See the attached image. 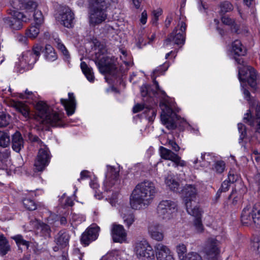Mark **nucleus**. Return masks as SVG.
I'll return each mask as SVG.
<instances>
[{"label": "nucleus", "mask_w": 260, "mask_h": 260, "mask_svg": "<svg viewBox=\"0 0 260 260\" xmlns=\"http://www.w3.org/2000/svg\"><path fill=\"white\" fill-rule=\"evenodd\" d=\"M111 235L114 242L122 243L126 240V233L122 225L113 223L111 229Z\"/></svg>", "instance_id": "nucleus-20"}, {"label": "nucleus", "mask_w": 260, "mask_h": 260, "mask_svg": "<svg viewBox=\"0 0 260 260\" xmlns=\"http://www.w3.org/2000/svg\"><path fill=\"white\" fill-rule=\"evenodd\" d=\"M12 149L16 152L19 153L24 148V139L19 131L15 132L11 136Z\"/></svg>", "instance_id": "nucleus-24"}, {"label": "nucleus", "mask_w": 260, "mask_h": 260, "mask_svg": "<svg viewBox=\"0 0 260 260\" xmlns=\"http://www.w3.org/2000/svg\"><path fill=\"white\" fill-rule=\"evenodd\" d=\"M95 47L94 62L99 71L103 74H111L115 69L114 58L106 54V46L97 40L93 41Z\"/></svg>", "instance_id": "nucleus-4"}, {"label": "nucleus", "mask_w": 260, "mask_h": 260, "mask_svg": "<svg viewBox=\"0 0 260 260\" xmlns=\"http://www.w3.org/2000/svg\"><path fill=\"white\" fill-rule=\"evenodd\" d=\"M232 52L234 53V59L236 62L241 67H238L239 79L243 81L247 80L251 87L255 89L256 88V74L255 70L250 66L244 65V59L239 56H244L246 54V49L240 41L236 40L232 43Z\"/></svg>", "instance_id": "nucleus-1"}, {"label": "nucleus", "mask_w": 260, "mask_h": 260, "mask_svg": "<svg viewBox=\"0 0 260 260\" xmlns=\"http://www.w3.org/2000/svg\"><path fill=\"white\" fill-rule=\"evenodd\" d=\"M156 192L155 186L151 181L145 180L139 183L136 186L130 197L132 208L137 210L148 205Z\"/></svg>", "instance_id": "nucleus-2"}, {"label": "nucleus", "mask_w": 260, "mask_h": 260, "mask_svg": "<svg viewBox=\"0 0 260 260\" xmlns=\"http://www.w3.org/2000/svg\"><path fill=\"white\" fill-rule=\"evenodd\" d=\"M140 91L142 96L143 98V101L150 103L151 102L153 96L157 95V92L154 89H152L151 86L149 85H143L140 88Z\"/></svg>", "instance_id": "nucleus-25"}, {"label": "nucleus", "mask_w": 260, "mask_h": 260, "mask_svg": "<svg viewBox=\"0 0 260 260\" xmlns=\"http://www.w3.org/2000/svg\"><path fill=\"white\" fill-rule=\"evenodd\" d=\"M118 252L116 250L111 251L103 256L100 260H117Z\"/></svg>", "instance_id": "nucleus-44"}, {"label": "nucleus", "mask_w": 260, "mask_h": 260, "mask_svg": "<svg viewBox=\"0 0 260 260\" xmlns=\"http://www.w3.org/2000/svg\"><path fill=\"white\" fill-rule=\"evenodd\" d=\"M201 215V212L199 209V213L197 215H191L192 216L195 217V219L194 220V225L198 232H201L203 230V226L202 223Z\"/></svg>", "instance_id": "nucleus-37"}, {"label": "nucleus", "mask_w": 260, "mask_h": 260, "mask_svg": "<svg viewBox=\"0 0 260 260\" xmlns=\"http://www.w3.org/2000/svg\"><path fill=\"white\" fill-rule=\"evenodd\" d=\"M28 138L30 141L31 142H37L38 144L40 145V147H42L43 145V142L36 135H34L31 133H29Z\"/></svg>", "instance_id": "nucleus-51"}, {"label": "nucleus", "mask_w": 260, "mask_h": 260, "mask_svg": "<svg viewBox=\"0 0 260 260\" xmlns=\"http://www.w3.org/2000/svg\"><path fill=\"white\" fill-rule=\"evenodd\" d=\"M165 183L171 190L174 191H177L179 184L171 175H168L166 177Z\"/></svg>", "instance_id": "nucleus-34"}, {"label": "nucleus", "mask_w": 260, "mask_h": 260, "mask_svg": "<svg viewBox=\"0 0 260 260\" xmlns=\"http://www.w3.org/2000/svg\"><path fill=\"white\" fill-rule=\"evenodd\" d=\"M69 235L66 232H59L55 238V242L60 248H64L68 245Z\"/></svg>", "instance_id": "nucleus-27"}, {"label": "nucleus", "mask_w": 260, "mask_h": 260, "mask_svg": "<svg viewBox=\"0 0 260 260\" xmlns=\"http://www.w3.org/2000/svg\"><path fill=\"white\" fill-rule=\"evenodd\" d=\"M89 172L88 171H82L80 173V178L78 179V181H80L81 179L88 178L89 177Z\"/></svg>", "instance_id": "nucleus-62"}, {"label": "nucleus", "mask_w": 260, "mask_h": 260, "mask_svg": "<svg viewBox=\"0 0 260 260\" xmlns=\"http://www.w3.org/2000/svg\"><path fill=\"white\" fill-rule=\"evenodd\" d=\"M50 159V154L48 148L43 145L39 150L36 160L34 164L35 172L43 171L48 166Z\"/></svg>", "instance_id": "nucleus-12"}, {"label": "nucleus", "mask_w": 260, "mask_h": 260, "mask_svg": "<svg viewBox=\"0 0 260 260\" xmlns=\"http://www.w3.org/2000/svg\"><path fill=\"white\" fill-rule=\"evenodd\" d=\"M159 152L161 157L166 160H171L174 162L175 166L184 167L186 166V162L182 160L181 157L177 154L173 152L170 149L164 147H159Z\"/></svg>", "instance_id": "nucleus-17"}, {"label": "nucleus", "mask_w": 260, "mask_h": 260, "mask_svg": "<svg viewBox=\"0 0 260 260\" xmlns=\"http://www.w3.org/2000/svg\"><path fill=\"white\" fill-rule=\"evenodd\" d=\"M24 206L28 210L33 211L37 209L35 202L30 199H25L23 200Z\"/></svg>", "instance_id": "nucleus-42"}, {"label": "nucleus", "mask_w": 260, "mask_h": 260, "mask_svg": "<svg viewBox=\"0 0 260 260\" xmlns=\"http://www.w3.org/2000/svg\"><path fill=\"white\" fill-rule=\"evenodd\" d=\"M197 190L193 185H186L182 190L183 201L186 206L187 213L190 215H197L199 208L197 206L192 207V202L197 195Z\"/></svg>", "instance_id": "nucleus-7"}, {"label": "nucleus", "mask_w": 260, "mask_h": 260, "mask_svg": "<svg viewBox=\"0 0 260 260\" xmlns=\"http://www.w3.org/2000/svg\"><path fill=\"white\" fill-rule=\"evenodd\" d=\"M9 14L10 16L4 18L3 21L5 25L13 29H21L22 27V22H26L29 19V18L22 13L14 10H10Z\"/></svg>", "instance_id": "nucleus-10"}, {"label": "nucleus", "mask_w": 260, "mask_h": 260, "mask_svg": "<svg viewBox=\"0 0 260 260\" xmlns=\"http://www.w3.org/2000/svg\"><path fill=\"white\" fill-rule=\"evenodd\" d=\"M57 47L67 58H69V53L63 44L61 43H58Z\"/></svg>", "instance_id": "nucleus-55"}, {"label": "nucleus", "mask_w": 260, "mask_h": 260, "mask_svg": "<svg viewBox=\"0 0 260 260\" xmlns=\"http://www.w3.org/2000/svg\"><path fill=\"white\" fill-rule=\"evenodd\" d=\"M222 22L227 25L231 26L232 30L236 33H238L239 25L235 23V20L228 16H223L221 18Z\"/></svg>", "instance_id": "nucleus-36"}, {"label": "nucleus", "mask_w": 260, "mask_h": 260, "mask_svg": "<svg viewBox=\"0 0 260 260\" xmlns=\"http://www.w3.org/2000/svg\"><path fill=\"white\" fill-rule=\"evenodd\" d=\"M148 232L151 238L156 241H161L164 239V235L161 226L158 224L150 225Z\"/></svg>", "instance_id": "nucleus-26"}, {"label": "nucleus", "mask_w": 260, "mask_h": 260, "mask_svg": "<svg viewBox=\"0 0 260 260\" xmlns=\"http://www.w3.org/2000/svg\"><path fill=\"white\" fill-rule=\"evenodd\" d=\"M167 143L174 151L178 152L179 151L180 148L174 140L168 139Z\"/></svg>", "instance_id": "nucleus-52"}, {"label": "nucleus", "mask_w": 260, "mask_h": 260, "mask_svg": "<svg viewBox=\"0 0 260 260\" xmlns=\"http://www.w3.org/2000/svg\"><path fill=\"white\" fill-rule=\"evenodd\" d=\"M254 118H260V104H257L255 108V117Z\"/></svg>", "instance_id": "nucleus-64"}, {"label": "nucleus", "mask_w": 260, "mask_h": 260, "mask_svg": "<svg viewBox=\"0 0 260 260\" xmlns=\"http://www.w3.org/2000/svg\"><path fill=\"white\" fill-rule=\"evenodd\" d=\"M68 96V99H61L60 101L61 104L64 107L67 115L70 116L75 112L76 107V102L73 93H69Z\"/></svg>", "instance_id": "nucleus-23"}, {"label": "nucleus", "mask_w": 260, "mask_h": 260, "mask_svg": "<svg viewBox=\"0 0 260 260\" xmlns=\"http://www.w3.org/2000/svg\"><path fill=\"white\" fill-rule=\"evenodd\" d=\"M99 229L98 226L88 229L81 236V243L85 245H88L91 241L96 239Z\"/></svg>", "instance_id": "nucleus-22"}, {"label": "nucleus", "mask_w": 260, "mask_h": 260, "mask_svg": "<svg viewBox=\"0 0 260 260\" xmlns=\"http://www.w3.org/2000/svg\"><path fill=\"white\" fill-rule=\"evenodd\" d=\"M219 242L215 238H209L205 245L204 252L207 260H218Z\"/></svg>", "instance_id": "nucleus-13"}, {"label": "nucleus", "mask_w": 260, "mask_h": 260, "mask_svg": "<svg viewBox=\"0 0 260 260\" xmlns=\"http://www.w3.org/2000/svg\"><path fill=\"white\" fill-rule=\"evenodd\" d=\"M214 169L217 173H222L225 169L224 162L222 160L216 161L214 164Z\"/></svg>", "instance_id": "nucleus-49"}, {"label": "nucleus", "mask_w": 260, "mask_h": 260, "mask_svg": "<svg viewBox=\"0 0 260 260\" xmlns=\"http://www.w3.org/2000/svg\"><path fill=\"white\" fill-rule=\"evenodd\" d=\"M11 2L14 9L24 10L26 12H32L38 7L37 3L32 0H14Z\"/></svg>", "instance_id": "nucleus-18"}, {"label": "nucleus", "mask_w": 260, "mask_h": 260, "mask_svg": "<svg viewBox=\"0 0 260 260\" xmlns=\"http://www.w3.org/2000/svg\"><path fill=\"white\" fill-rule=\"evenodd\" d=\"M56 18L60 23L66 27L73 26L74 14L68 7H62Z\"/></svg>", "instance_id": "nucleus-16"}, {"label": "nucleus", "mask_w": 260, "mask_h": 260, "mask_svg": "<svg viewBox=\"0 0 260 260\" xmlns=\"http://www.w3.org/2000/svg\"><path fill=\"white\" fill-rule=\"evenodd\" d=\"M89 6L90 9L105 8V0H90Z\"/></svg>", "instance_id": "nucleus-38"}, {"label": "nucleus", "mask_w": 260, "mask_h": 260, "mask_svg": "<svg viewBox=\"0 0 260 260\" xmlns=\"http://www.w3.org/2000/svg\"><path fill=\"white\" fill-rule=\"evenodd\" d=\"M240 81L241 82V87L243 89V92L244 94V96H245V99L248 101H250V99H251V98H250V92L248 91V90L246 89V88H244L243 85V83L245 82H248V80H243V81ZM249 85L250 84H248Z\"/></svg>", "instance_id": "nucleus-54"}, {"label": "nucleus", "mask_w": 260, "mask_h": 260, "mask_svg": "<svg viewBox=\"0 0 260 260\" xmlns=\"http://www.w3.org/2000/svg\"><path fill=\"white\" fill-rule=\"evenodd\" d=\"M44 55L46 59L49 61L55 60L57 57L54 48L50 45H46L44 51Z\"/></svg>", "instance_id": "nucleus-32"}, {"label": "nucleus", "mask_w": 260, "mask_h": 260, "mask_svg": "<svg viewBox=\"0 0 260 260\" xmlns=\"http://www.w3.org/2000/svg\"><path fill=\"white\" fill-rule=\"evenodd\" d=\"M12 120L10 115L4 111H0V127H5L8 126Z\"/></svg>", "instance_id": "nucleus-35"}, {"label": "nucleus", "mask_w": 260, "mask_h": 260, "mask_svg": "<svg viewBox=\"0 0 260 260\" xmlns=\"http://www.w3.org/2000/svg\"><path fill=\"white\" fill-rule=\"evenodd\" d=\"M108 171L106 175V181L104 185L105 189L107 191L110 190V189L114 186L118 187L120 183L119 180V171L111 166H107Z\"/></svg>", "instance_id": "nucleus-15"}, {"label": "nucleus", "mask_w": 260, "mask_h": 260, "mask_svg": "<svg viewBox=\"0 0 260 260\" xmlns=\"http://www.w3.org/2000/svg\"><path fill=\"white\" fill-rule=\"evenodd\" d=\"M157 260H175L173 254L168 246L162 243H157L154 246Z\"/></svg>", "instance_id": "nucleus-19"}, {"label": "nucleus", "mask_w": 260, "mask_h": 260, "mask_svg": "<svg viewBox=\"0 0 260 260\" xmlns=\"http://www.w3.org/2000/svg\"><path fill=\"white\" fill-rule=\"evenodd\" d=\"M199 10L202 12H205L206 10L208 9V7L205 3H203L202 1H200L199 2Z\"/></svg>", "instance_id": "nucleus-59"}, {"label": "nucleus", "mask_w": 260, "mask_h": 260, "mask_svg": "<svg viewBox=\"0 0 260 260\" xmlns=\"http://www.w3.org/2000/svg\"><path fill=\"white\" fill-rule=\"evenodd\" d=\"M241 220L243 224L249 226L260 224V209L255 205L251 208L250 205L245 207L241 213Z\"/></svg>", "instance_id": "nucleus-8"}, {"label": "nucleus", "mask_w": 260, "mask_h": 260, "mask_svg": "<svg viewBox=\"0 0 260 260\" xmlns=\"http://www.w3.org/2000/svg\"><path fill=\"white\" fill-rule=\"evenodd\" d=\"M247 117H244L243 119L244 121L248 123L250 125L255 126V132L260 133V118H254L251 116H249V113H247Z\"/></svg>", "instance_id": "nucleus-30"}, {"label": "nucleus", "mask_w": 260, "mask_h": 260, "mask_svg": "<svg viewBox=\"0 0 260 260\" xmlns=\"http://www.w3.org/2000/svg\"><path fill=\"white\" fill-rule=\"evenodd\" d=\"M33 16L35 23L38 25H40L44 21V17L41 11L37 9L35 10Z\"/></svg>", "instance_id": "nucleus-41"}, {"label": "nucleus", "mask_w": 260, "mask_h": 260, "mask_svg": "<svg viewBox=\"0 0 260 260\" xmlns=\"http://www.w3.org/2000/svg\"><path fill=\"white\" fill-rule=\"evenodd\" d=\"M10 150L9 149H5L0 150V160L3 161L9 158L10 155Z\"/></svg>", "instance_id": "nucleus-53"}, {"label": "nucleus", "mask_w": 260, "mask_h": 260, "mask_svg": "<svg viewBox=\"0 0 260 260\" xmlns=\"http://www.w3.org/2000/svg\"><path fill=\"white\" fill-rule=\"evenodd\" d=\"M238 128L239 133L240 134L239 143H241L247 136L246 126L243 124L239 123L238 124Z\"/></svg>", "instance_id": "nucleus-45"}, {"label": "nucleus", "mask_w": 260, "mask_h": 260, "mask_svg": "<svg viewBox=\"0 0 260 260\" xmlns=\"http://www.w3.org/2000/svg\"><path fill=\"white\" fill-rule=\"evenodd\" d=\"M176 250L180 260H182V258L185 257V253L187 251V248L184 244H180L177 245L176 247Z\"/></svg>", "instance_id": "nucleus-43"}, {"label": "nucleus", "mask_w": 260, "mask_h": 260, "mask_svg": "<svg viewBox=\"0 0 260 260\" xmlns=\"http://www.w3.org/2000/svg\"><path fill=\"white\" fill-rule=\"evenodd\" d=\"M147 19V14L145 10H144L141 14V17L140 19L141 22L143 24H145L146 23Z\"/></svg>", "instance_id": "nucleus-61"}, {"label": "nucleus", "mask_w": 260, "mask_h": 260, "mask_svg": "<svg viewBox=\"0 0 260 260\" xmlns=\"http://www.w3.org/2000/svg\"><path fill=\"white\" fill-rule=\"evenodd\" d=\"M153 83L155 86L156 91H159L161 94L159 107L161 110L160 119L162 124L169 129H175L177 127L176 121L179 120V116L173 112L169 97L164 90H160L158 83L155 79ZM158 93H157V94Z\"/></svg>", "instance_id": "nucleus-3"}, {"label": "nucleus", "mask_w": 260, "mask_h": 260, "mask_svg": "<svg viewBox=\"0 0 260 260\" xmlns=\"http://www.w3.org/2000/svg\"><path fill=\"white\" fill-rule=\"evenodd\" d=\"M147 111L149 112V113L151 114V115L148 117L149 120L150 121H153V119L156 115V111L154 109L146 107V110L145 111V112H147Z\"/></svg>", "instance_id": "nucleus-56"}, {"label": "nucleus", "mask_w": 260, "mask_h": 260, "mask_svg": "<svg viewBox=\"0 0 260 260\" xmlns=\"http://www.w3.org/2000/svg\"><path fill=\"white\" fill-rule=\"evenodd\" d=\"M230 183L227 180L224 181L221 184V187L219 189L222 192H226L229 189Z\"/></svg>", "instance_id": "nucleus-58"}, {"label": "nucleus", "mask_w": 260, "mask_h": 260, "mask_svg": "<svg viewBox=\"0 0 260 260\" xmlns=\"http://www.w3.org/2000/svg\"><path fill=\"white\" fill-rule=\"evenodd\" d=\"M233 9V6L229 2H224L220 5V12L221 13H225L230 12Z\"/></svg>", "instance_id": "nucleus-46"}, {"label": "nucleus", "mask_w": 260, "mask_h": 260, "mask_svg": "<svg viewBox=\"0 0 260 260\" xmlns=\"http://www.w3.org/2000/svg\"><path fill=\"white\" fill-rule=\"evenodd\" d=\"M10 144L9 133L4 131H0V146L6 148Z\"/></svg>", "instance_id": "nucleus-33"}, {"label": "nucleus", "mask_w": 260, "mask_h": 260, "mask_svg": "<svg viewBox=\"0 0 260 260\" xmlns=\"http://www.w3.org/2000/svg\"><path fill=\"white\" fill-rule=\"evenodd\" d=\"M39 26L40 25H38L35 23V25L30 26L28 31L27 32L28 37L32 38H36L39 33Z\"/></svg>", "instance_id": "nucleus-40"}, {"label": "nucleus", "mask_w": 260, "mask_h": 260, "mask_svg": "<svg viewBox=\"0 0 260 260\" xmlns=\"http://www.w3.org/2000/svg\"><path fill=\"white\" fill-rule=\"evenodd\" d=\"M176 202L170 200L161 201L157 207L158 216L162 220L168 221L172 219L177 211Z\"/></svg>", "instance_id": "nucleus-6"}, {"label": "nucleus", "mask_w": 260, "mask_h": 260, "mask_svg": "<svg viewBox=\"0 0 260 260\" xmlns=\"http://www.w3.org/2000/svg\"><path fill=\"white\" fill-rule=\"evenodd\" d=\"M124 223L129 227L135 221V216L132 213H129L127 214H124L123 216Z\"/></svg>", "instance_id": "nucleus-48"}, {"label": "nucleus", "mask_w": 260, "mask_h": 260, "mask_svg": "<svg viewBox=\"0 0 260 260\" xmlns=\"http://www.w3.org/2000/svg\"><path fill=\"white\" fill-rule=\"evenodd\" d=\"M42 49V47L41 46L37 45L32 48V50L24 52L19 58V66L21 68H26L27 70L31 68V66L38 59Z\"/></svg>", "instance_id": "nucleus-9"}, {"label": "nucleus", "mask_w": 260, "mask_h": 260, "mask_svg": "<svg viewBox=\"0 0 260 260\" xmlns=\"http://www.w3.org/2000/svg\"><path fill=\"white\" fill-rule=\"evenodd\" d=\"M41 230L44 236H50V233L51 231L49 226L46 224L42 223L40 224Z\"/></svg>", "instance_id": "nucleus-50"}, {"label": "nucleus", "mask_w": 260, "mask_h": 260, "mask_svg": "<svg viewBox=\"0 0 260 260\" xmlns=\"http://www.w3.org/2000/svg\"><path fill=\"white\" fill-rule=\"evenodd\" d=\"M12 238L15 240L18 246H20V245H23L25 246L27 248H28L29 246V242L27 241L24 240L23 237L21 235H17L16 236L12 237Z\"/></svg>", "instance_id": "nucleus-39"}, {"label": "nucleus", "mask_w": 260, "mask_h": 260, "mask_svg": "<svg viewBox=\"0 0 260 260\" xmlns=\"http://www.w3.org/2000/svg\"><path fill=\"white\" fill-rule=\"evenodd\" d=\"M144 109V106L142 104H137L133 108V112L136 113H138Z\"/></svg>", "instance_id": "nucleus-60"}, {"label": "nucleus", "mask_w": 260, "mask_h": 260, "mask_svg": "<svg viewBox=\"0 0 260 260\" xmlns=\"http://www.w3.org/2000/svg\"><path fill=\"white\" fill-rule=\"evenodd\" d=\"M80 67L87 79L90 82H93L94 81V76L92 69L89 68L85 62H82Z\"/></svg>", "instance_id": "nucleus-31"}, {"label": "nucleus", "mask_w": 260, "mask_h": 260, "mask_svg": "<svg viewBox=\"0 0 260 260\" xmlns=\"http://www.w3.org/2000/svg\"><path fill=\"white\" fill-rule=\"evenodd\" d=\"M11 106L14 108L17 111L22 114L25 118H28L29 116V110L28 107L21 102H13Z\"/></svg>", "instance_id": "nucleus-28"}, {"label": "nucleus", "mask_w": 260, "mask_h": 260, "mask_svg": "<svg viewBox=\"0 0 260 260\" xmlns=\"http://www.w3.org/2000/svg\"><path fill=\"white\" fill-rule=\"evenodd\" d=\"M177 27H180L179 31H178L177 27L174 28L172 32L169 35L165 40V44L166 45H168L171 42H174L177 45L183 44L184 43L186 25L184 20H182L181 18H180V20L178 22Z\"/></svg>", "instance_id": "nucleus-11"}, {"label": "nucleus", "mask_w": 260, "mask_h": 260, "mask_svg": "<svg viewBox=\"0 0 260 260\" xmlns=\"http://www.w3.org/2000/svg\"><path fill=\"white\" fill-rule=\"evenodd\" d=\"M105 8L90 9V22L94 25L98 24L105 21L107 15L105 11Z\"/></svg>", "instance_id": "nucleus-21"}, {"label": "nucleus", "mask_w": 260, "mask_h": 260, "mask_svg": "<svg viewBox=\"0 0 260 260\" xmlns=\"http://www.w3.org/2000/svg\"><path fill=\"white\" fill-rule=\"evenodd\" d=\"M135 251L136 255L140 257L154 259L155 250L146 240L139 241L136 243Z\"/></svg>", "instance_id": "nucleus-14"}, {"label": "nucleus", "mask_w": 260, "mask_h": 260, "mask_svg": "<svg viewBox=\"0 0 260 260\" xmlns=\"http://www.w3.org/2000/svg\"><path fill=\"white\" fill-rule=\"evenodd\" d=\"M36 109L38 111V115L43 123L49 124L52 126L61 125V117L59 114L53 110H51L45 103L42 101L38 102L36 104Z\"/></svg>", "instance_id": "nucleus-5"}, {"label": "nucleus", "mask_w": 260, "mask_h": 260, "mask_svg": "<svg viewBox=\"0 0 260 260\" xmlns=\"http://www.w3.org/2000/svg\"><path fill=\"white\" fill-rule=\"evenodd\" d=\"M238 179V176L237 175H235L232 171H230L228 175V178L227 181H228L230 183H233L237 181Z\"/></svg>", "instance_id": "nucleus-57"}, {"label": "nucleus", "mask_w": 260, "mask_h": 260, "mask_svg": "<svg viewBox=\"0 0 260 260\" xmlns=\"http://www.w3.org/2000/svg\"><path fill=\"white\" fill-rule=\"evenodd\" d=\"M253 179L255 184L257 185H260V173H257Z\"/></svg>", "instance_id": "nucleus-63"}, {"label": "nucleus", "mask_w": 260, "mask_h": 260, "mask_svg": "<svg viewBox=\"0 0 260 260\" xmlns=\"http://www.w3.org/2000/svg\"><path fill=\"white\" fill-rule=\"evenodd\" d=\"M11 249L9 241L3 234L0 235V255H5Z\"/></svg>", "instance_id": "nucleus-29"}, {"label": "nucleus", "mask_w": 260, "mask_h": 260, "mask_svg": "<svg viewBox=\"0 0 260 260\" xmlns=\"http://www.w3.org/2000/svg\"><path fill=\"white\" fill-rule=\"evenodd\" d=\"M182 260H203L201 256L198 253L190 252L185 254L184 258H182Z\"/></svg>", "instance_id": "nucleus-47"}]
</instances>
